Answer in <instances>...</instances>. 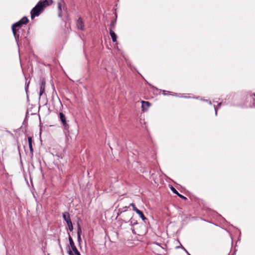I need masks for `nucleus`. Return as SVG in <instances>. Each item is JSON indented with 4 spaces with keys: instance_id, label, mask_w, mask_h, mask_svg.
I'll list each match as a JSON object with an SVG mask.
<instances>
[{
    "instance_id": "f257e3e1",
    "label": "nucleus",
    "mask_w": 255,
    "mask_h": 255,
    "mask_svg": "<svg viewBox=\"0 0 255 255\" xmlns=\"http://www.w3.org/2000/svg\"><path fill=\"white\" fill-rule=\"evenodd\" d=\"M244 105L247 108H252L255 106V93H250L247 95Z\"/></svg>"
},
{
    "instance_id": "f03ea898",
    "label": "nucleus",
    "mask_w": 255,
    "mask_h": 255,
    "mask_svg": "<svg viewBox=\"0 0 255 255\" xmlns=\"http://www.w3.org/2000/svg\"><path fill=\"white\" fill-rule=\"evenodd\" d=\"M45 8L40 2H38L37 4L32 9L31 11V17L33 19L35 16H38L40 13Z\"/></svg>"
},
{
    "instance_id": "7ed1b4c3",
    "label": "nucleus",
    "mask_w": 255,
    "mask_h": 255,
    "mask_svg": "<svg viewBox=\"0 0 255 255\" xmlns=\"http://www.w3.org/2000/svg\"><path fill=\"white\" fill-rule=\"evenodd\" d=\"M58 8L59 10V16L61 17L62 10H65V3L63 0H60V1L58 2Z\"/></svg>"
},
{
    "instance_id": "20e7f679",
    "label": "nucleus",
    "mask_w": 255,
    "mask_h": 255,
    "mask_svg": "<svg viewBox=\"0 0 255 255\" xmlns=\"http://www.w3.org/2000/svg\"><path fill=\"white\" fill-rule=\"evenodd\" d=\"M22 24L19 21H18L12 25V30L13 34L14 36L16 35V32L18 30L19 28Z\"/></svg>"
},
{
    "instance_id": "39448f33",
    "label": "nucleus",
    "mask_w": 255,
    "mask_h": 255,
    "mask_svg": "<svg viewBox=\"0 0 255 255\" xmlns=\"http://www.w3.org/2000/svg\"><path fill=\"white\" fill-rule=\"evenodd\" d=\"M141 103V108L142 112H146L148 108L151 106V104L148 101H142Z\"/></svg>"
},
{
    "instance_id": "423d86ee",
    "label": "nucleus",
    "mask_w": 255,
    "mask_h": 255,
    "mask_svg": "<svg viewBox=\"0 0 255 255\" xmlns=\"http://www.w3.org/2000/svg\"><path fill=\"white\" fill-rule=\"evenodd\" d=\"M45 82L42 80L40 84V92L39 96H41L45 91Z\"/></svg>"
},
{
    "instance_id": "0eeeda50",
    "label": "nucleus",
    "mask_w": 255,
    "mask_h": 255,
    "mask_svg": "<svg viewBox=\"0 0 255 255\" xmlns=\"http://www.w3.org/2000/svg\"><path fill=\"white\" fill-rule=\"evenodd\" d=\"M77 27L78 29L83 30L84 28V23L81 18H78L76 23Z\"/></svg>"
},
{
    "instance_id": "6e6552de",
    "label": "nucleus",
    "mask_w": 255,
    "mask_h": 255,
    "mask_svg": "<svg viewBox=\"0 0 255 255\" xmlns=\"http://www.w3.org/2000/svg\"><path fill=\"white\" fill-rule=\"evenodd\" d=\"M52 0H40L39 2H40L45 7L47 6L51 5L52 3Z\"/></svg>"
},
{
    "instance_id": "1a4fd4ad",
    "label": "nucleus",
    "mask_w": 255,
    "mask_h": 255,
    "mask_svg": "<svg viewBox=\"0 0 255 255\" xmlns=\"http://www.w3.org/2000/svg\"><path fill=\"white\" fill-rule=\"evenodd\" d=\"M63 218L64 220L67 223L69 221H71L70 217V215L68 212H64L63 213Z\"/></svg>"
},
{
    "instance_id": "9d476101",
    "label": "nucleus",
    "mask_w": 255,
    "mask_h": 255,
    "mask_svg": "<svg viewBox=\"0 0 255 255\" xmlns=\"http://www.w3.org/2000/svg\"><path fill=\"white\" fill-rule=\"evenodd\" d=\"M110 34L112 37V40L114 42L117 41V35L112 29H110Z\"/></svg>"
},
{
    "instance_id": "9b49d317",
    "label": "nucleus",
    "mask_w": 255,
    "mask_h": 255,
    "mask_svg": "<svg viewBox=\"0 0 255 255\" xmlns=\"http://www.w3.org/2000/svg\"><path fill=\"white\" fill-rule=\"evenodd\" d=\"M72 250V251L73 252V254L72 253V252L70 251H69V254L71 255H81L77 249L76 246L71 248Z\"/></svg>"
},
{
    "instance_id": "f8f14e48",
    "label": "nucleus",
    "mask_w": 255,
    "mask_h": 255,
    "mask_svg": "<svg viewBox=\"0 0 255 255\" xmlns=\"http://www.w3.org/2000/svg\"><path fill=\"white\" fill-rule=\"evenodd\" d=\"M171 190L172 191V192L177 194L179 197H180L181 198H182V199H184V200H186L187 198L186 197H185V196L180 194L173 187H171Z\"/></svg>"
},
{
    "instance_id": "ddd939ff",
    "label": "nucleus",
    "mask_w": 255,
    "mask_h": 255,
    "mask_svg": "<svg viewBox=\"0 0 255 255\" xmlns=\"http://www.w3.org/2000/svg\"><path fill=\"white\" fill-rule=\"evenodd\" d=\"M28 145H29V149L30 151V153H31V154H32L33 152V149L32 145V138H31V137L29 136L28 137Z\"/></svg>"
},
{
    "instance_id": "4468645a",
    "label": "nucleus",
    "mask_w": 255,
    "mask_h": 255,
    "mask_svg": "<svg viewBox=\"0 0 255 255\" xmlns=\"http://www.w3.org/2000/svg\"><path fill=\"white\" fill-rule=\"evenodd\" d=\"M63 128L65 132L67 133L69 132V126L68 123H67V121L65 122H64L62 123Z\"/></svg>"
},
{
    "instance_id": "2eb2a0df",
    "label": "nucleus",
    "mask_w": 255,
    "mask_h": 255,
    "mask_svg": "<svg viewBox=\"0 0 255 255\" xmlns=\"http://www.w3.org/2000/svg\"><path fill=\"white\" fill-rule=\"evenodd\" d=\"M59 115L62 123L66 122V117L62 113H60Z\"/></svg>"
},
{
    "instance_id": "dca6fc26",
    "label": "nucleus",
    "mask_w": 255,
    "mask_h": 255,
    "mask_svg": "<svg viewBox=\"0 0 255 255\" xmlns=\"http://www.w3.org/2000/svg\"><path fill=\"white\" fill-rule=\"evenodd\" d=\"M21 24H25L28 21V18L26 17H23L19 21Z\"/></svg>"
},
{
    "instance_id": "f3484780",
    "label": "nucleus",
    "mask_w": 255,
    "mask_h": 255,
    "mask_svg": "<svg viewBox=\"0 0 255 255\" xmlns=\"http://www.w3.org/2000/svg\"><path fill=\"white\" fill-rule=\"evenodd\" d=\"M136 213L139 216V217L142 219V220L144 221L146 219V218L144 216L143 213L140 210H139Z\"/></svg>"
},
{
    "instance_id": "a211bd4d",
    "label": "nucleus",
    "mask_w": 255,
    "mask_h": 255,
    "mask_svg": "<svg viewBox=\"0 0 255 255\" xmlns=\"http://www.w3.org/2000/svg\"><path fill=\"white\" fill-rule=\"evenodd\" d=\"M69 244H70V245L71 248L75 247L74 243L70 235L69 236Z\"/></svg>"
},
{
    "instance_id": "6ab92c4d",
    "label": "nucleus",
    "mask_w": 255,
    "mask_h": 255,
    "mask_svg": "<svg viewBox=\"0 0 255 255\" xmlns=\"http://www.w3.org/2000/svg\"><path fill=\"white\" fill-rule=\"evenodd\" d=\"M116 20H113V21H112L111 23H110V29H112L114 30V29L116 25Z\"/></svg>"
},
{
    "instance_id": "aec40b11",
    "label": "nucleus",
    "mask_w": 255,
    "mask_h": 255,
    "mask_svg": "<svg viewBox=\"0 0 255 255\" xmlns=\"http://www.w3.org/2000/svg\"><path fill=\"white\" fill-rule=\"evenodd\" d=\"M67 225L68 226L69 230L70 231H72V230L73 229V225H72V222L71 221H69V222L67 223Z\"/></svg>"
},
{
    "instance_id": "412c9836",
    "label": "nucleus",
    "mask_w": 255,
    "mask_h": 255,
    "mask_svg": "<svg viewBox=\"0 0 255 255\" xmlns=\"http://www.w3.org/2000/svg\"><path fill=\"white\" fill-rule=\"evenodd\" d=\"M130 206H132L133 210L135 211L136 213H137L139 210L137 208H136V207L135 206L133 203H130Z\"/></svg>"
},
{
    "instance_id": "4be33fe9",
    "label": "nucleus",
    "mask_w": 255,
    "mask_h": 255,
    "mask_svg": "<svg viewBox=\"0 0 255 255\" xmlns=\"http://www.w3.org/2000/svg\"><path fill=\"white\" fill-rule=\"evenodd\" d=\"M81 234H82V230H81L80 225L78 224L77 236H81Z\"/></svg>"
},
{
    "instance_id": "5701e85b",
    "label": "nucleus",
    "mask_w": 255,
    "mask_h": 255,
    "mask_svg": "<svg viewBox=\"0 0 255 255\" xmlns=\"http://www.w3.org/2000/svg\"><path fill=\"white\" fill-rule=\"evenodd\" d=\"M81 236H78V240L79 242H80L81 241Z\"/></svg>"
},
{
    "instance_id": "b1692460",
    "label": "nucleus",
    "mask_w": 255,
    "mask_h": 255,
    "mask_svg": "<svg viewBox=\"0 0 255 255\" xmlns=\"http://www.w3.org/2000/svg\"><path fill=\"white\" fill-rule=\"evenodd\" d=\"M179 97L180 98H187V96H179Z\"/></svg>"
},
{
    "instance_id": "393cba45",
    "label": "nucleus",
    "mask_w": 255,
    "mask_h": 255,
    "mask_svg": "<svg viewBox=\"0 0 255 255\" xmlns=\"http://www.w3.org/2000/svg\"><path fill=\"white\" fill-rule=\"evenodd\" d=\"M165 92H166L165 91H163V94L164 95H166V93H165Z\"/></svg>"
}]
</instances>
